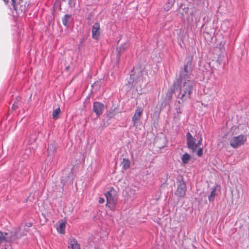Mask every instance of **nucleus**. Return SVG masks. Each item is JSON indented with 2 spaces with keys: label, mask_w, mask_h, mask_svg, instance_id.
<instances>
[{
  "label": "nucleus",
  "mask_w": 249,
  "mask_h": 249,
  "mask_svg": "<svg viewBox=\"0 0 249 249\" xmlns=\"http://www.w3.org/2000/svg\"><path fill=\"white\" fill-rule=\"evenodd\" d=\"M191 63L187 62L180 72L179 78L175 82H178L176 92L178 103L183 104L191 98L195 82L193 80Z\"/></svg>",
  "instance_id": "f257e3e1"
},
{
  "label": "nucleus",
  "mask_w": 249,
  "mask_h": 249,
  "mask_svg": "<svg viewBox=\"0 0 249 249\" xmlns=\"http://www.w3.org/2000/svg\"><path fill=\"white\" fill-rule=\"evenodd\" d=\"M186 141L187 147L191 150L192 152L194 153L196 151L198 146L202 143V138L201 137L196 142V138L190 132H187L186 134Z\"/></svg>",
  "instance_id": "f03ea898"
},
{
  "label": "nucleus",
  "mask_w": 249,
  "mask_h": 249,
  "mask_svg": "<svg viewBox=\"0 0 249 249\" xmlns=\"http://www.w3.org/2000/svg\"><path fill=\"white\" fill-rule=\"evenodd\" d=\"M28 231L27 229H24L23 231H21V227H18L14 229L12 231L5 232V235H7V238L8 239V242H13L15 240L20 238L26 234Z\"/></svg>",
  "instance_id": "7ed1b4c3"
},
{
  "label": "nucleus",
  "mask_w": 249,
  "mask_h": 249,
  "mask_svg": "<svg viewBox=\"0 0 249 249\" xmlns=\"http://www.w3.org/2000/svg\"><path fill=\"white\" fill-rule=\"evenodd\" d=\"M105 196L107 199V205L110 208H113L117 201L116 192L113 188L106 192Z\"/></svg>",
  "instance_id": "20e7f679"
},
{
  "label": "nucleus",
  "mask_w": 249,
  "mask_h": 249,
  "mask_svg": "<svg viewBox=\"0 0 249 249\" xmlns=\"http://www.w3.org/2000/svg\"><path fill=\"white\" fill-rule=\"evenodd\" d=\"M177 184L178 187L175 192L176 196L178 197H184L186 191V183L182 178L180 179L177 180Z\"/></svg>",
  "instance_id": "39448f33"
},
{
  "label": "nucleus",
  "mask_w": 249,
  "mask_h": 249,
  "mask_svg": "<svg viewBox=\"0 0 249 249\" xmlns=\"http://www.w3.org/2000/svg\"><path fill=\"white\" fill-rule=\"evenodd\" d=\"M246 140V137L244 135L233 137L230 140V145L232 147L236 148L243 145Z\"/></svg>",
  "instance_id": "423d86ee"
},
{
  "label": "nucleus",
  "mask_w": 249,
  "mask_h": 249,
  "mask_svg": "<svg viewBox=\"0 0 249 249\" xmlns=\"http://www.w3.org/2000/svg\"><path fill=\"white\" fill-rule=\"evenodd\" d=\"M104 108L105 106L103 104L99 102H94L93 105V110L97 117H99L102 114Z\"/></svg>",
  "instance_id": "0eeeda50"
},
{
  "label": "nucleus",
  "mask_w": 249,
  "mask_h": 249,
  "mask_svg": "<svg viewBox=\"0 0 249 249\" xmlns=\"http://www.w3.org/2000/svg\"><path fill=\"white\" fill-rule=\"evenodd\" d=\"M100 25L99 23L96 22L92 26V37L96 40H98L100 36Z\"/></svg>",
  "instance_id": "6e6552de"
},
{
  "label": "nucleus",
  "mask_w": 249,
  "mask_h": 249,
  "mask_svg": "<svg viewBox=\"0 0 249 249\" xmlns=\"http://www.w3.org/2000/svg\"><path fill=\"white\" fill-rule=\"evenodd\" d=\"M142 112L143 110L141 107H137V108L135 112V114L132 117V122L134 126L136 125V124L138 121H140L141 120Z\"/></svg>",
  "instance_id": "1a4fd4ad"
},
{
  "label": "nucleus",
  "mask_w": 249,
  "mask_h": 249,
  "mask_svg": "<svg viewBox=\"0 0 249 249\" xmlns=\"http://www.w3.org/2000/svg\"><path fill=\"white\" fill-rule=\"evenodd\" d=\"M177 85L178 82H174L172 85L171 86L167 94L166 97L168 98V99L170 101L171 100L172 98L173 94L176 91V89L177 88Z\"/></svg>",
  "instance_id": "9d476101"
},
{
  "label": "nucleus",
  "mask_w": 249,
  "mask_h": 249,
  "mask_svg": "<svg viewBox=\"0 0 249 249\" xmlns=\"http://www.w3.org/2000/svg\"><path fill=\"white\" fill-rule=\"evenodd\" d=\"M68 249H80V245L75 238H72L70 240Z\"/></svg>",
  "instance_id": "9b49d317"
},
{
  "label": "nucleus",
  "mask_w": 249,
  "mask_h": 249,
  "mask_svg": "<svg viewBox=\"0 0 249 249\" xmlns=\"http://www.w3.org/2000/svg\"><path fill=\"white\" fill-rule=\"evenodd\" d=\"M66 223V221L62 220L58 222V226L56 228L58 232L61 234H64L65 233Z\"/></svg>",
  "instance_id": "f8f14e48"
},
{
  "label": "nucleus",
  "mask_w": 249,
  "mask_h": 249,
  "mask_svg": "<svg viewBox=\"0 0 249 249\" xmlns=\"http://www.w3.org/2000/svg\"><path fill=\"white\" fill-rule=\"evenodd\" d=\"M71 170L68 173L67 177H65L64 175L62 177L61 182L65 185L67 182H71L72 180Z\"/></svg>",
  "instance_id": "ddd939ff"
},
{
  "label": "nucleus",
  "mask_w": 249,
  "mask_h": 249,
  "mask_svg": "<svg viewBox=\"0 0 249 249\" xmlns=\"http://www.w3.org/2000/svg\"><path fill=\"white\" fill-rule=\"evenodd\" d=\"M178 10L179 13L183 17L185 15L188 13L189 7L186 6L185 4H181Z\"/></svg>",
  "instance_id": "4468645a"
},
{
  "label": "nucleus",
  "mask_w": 249,
  "mask_h": 249,
  "mask_svg": "<svg viewBox=\"0 0 249 249\" xmlns=\"http://www.w3.org/2000/svg\"><path fill=\"white\" fill-rule=\"evenodd\" d=\"M71 15L66 14L65 15L64 17L62 18V23L63 24L67 27H68L70 25V19L71 18Z\"/></svg>",
  "instance_id": "2eb2a0df"
},
{
  "label": "nucleus",
  "mask_w": 249,
  "mask_h": 249,
  "mask_svg": "<svg viewBox=\"0 0 249 249\" xmlns=\"http://www.w3.org/2000/svg\"><path fill=\"white\" fill-rule=\"evenodd\" d=\"M191 156L187 153H185L182 156L181 159L182 163L183 164H186L188 163L189 161L191 159Z\"/></svg>",
  "instance_id": "dca6fc26"
},
{
  "label": "nucleus",
  "mask_w": 249,
  "mask_h": 249,
  "mask_svg": "<svg viewBox=\"0 0 249 249\" xmlns=\"http://www.w3.org/2000/svg\"><path fill=\"white\" fill-rule=\"evenodd\" d=\"M216 186L212 188V190L211 192L210 195L208 196L209 200L210 202H212L214 201V198L215 196L217 195V193H216Z\"/></svg>",
  "instance_id": "f3484780"
},
{
  "label": "nucleus",
  "mask_w": 249,
  "mask_h": 249,
  "mask_svg": "<svg viewBox=\"0 0 249 249\" xmlns=\"http://www.w3.org/2000/svg\"><path fill=\"white\" fill-rule=\"evenodd\" d=\"M122 164L123 169L126 170L130 167V162L129 160L124 159Z\"/></svg>",
  "instance_id": "a211bd4d"
},
{
  "label": "nucleus",
  "mask_w": 249,
  "mask_h": 249,
  "mask_svg": "<svg viewBox=\"0 0 249 249\" xmlns=\"http://www.w3.org/2000/svg\"><path fill=\"white\" fill-rule=\"evenodd\" d=\"M56 151V147L54 143L49 144L48 148V152L49 155L54 154Z\"/></svg>",
  "instance_id": "6ab92c4d"
},
{
  "label": "nucleus",
  "mask_w": 249,
  "mask_h": 249,
  "mask_svg": "<svg viewBox=\"0 0 249 249\" xmlns=\"http://www.w3.org/2000/svg\"><path fill=\"white\" fill-rule=\"evenodd\" d=\"M60 112L61 111L59 107L54 110L52 114L53 118L54 119H56L58 117V115L60 113Z\"/></svg>",
  "instance_id": "aec40b11"
},
{
  "label": "nucleus",
  "mask_w": 249,
  "mask_h": 249,
  "mask_svg": "<svg viewBox=\"0 0 249 249\" xmlns=\"http://www.w3.org/2000/svg\"><path fill=\"white\" fill-rule=\"evenodd\" d=\"M5 241L8 242V239L7 238V235H5V232L4 235L2 232L0 231V244L3 243Z\"/></svg>",
  "instance_id": "412c9836"
},
{
  "label": "nucleus",
  "mask_w": 249,
  "mask_h": 249,
  "mask_svg": "<svg viewBox=\"0 0 249 249\" xmlns=\"http://www.w3.org/2000/svg\"><path fill=\"white\" fill-rule=\"evenodd\" d=\"M114 111L115 109H111L110 111H109L107 114V117L109 118H112V117H113L115 115Z\"/></svg>",
  "instance_id": "4be33fe9"
},
{
  "label": "nucleus",
  "mask_w": 249,
  "mask_h": 249,
  "mask_svg": "<svg viewBox=\"0 0 249 249\" xmlns=\"http://www.w3.org/2000/svg\"><path fill=\"white\" fill-rule=\"evenodd\" d=\"M197 155L199 157H201L203 155V148H199L197 151Z\"/></svg>",
  "instance_id": "5701e85b"
},
{
  "label": "nucleus",
  "mask_w": 249,
  "mask_h": 249,
  "mask_svg": "<svg viewBox=\"0 0 249 249\" xmlns=\"http://www.w3.org/2000/svg\"><path fill=\"white\" fill-rule=\"evenodd\" d=\"M127 43H125V44H124V45H122L121 47H120V51H124L126 48H127Z\"/></svg>",
  "instance_id": "b1692460"
},
{
  "label": "nucleus",
  "mask_w": 249,
  "mask_h": 249,
  "mask_svg": "<svg viewBox=\"0 0 249 249\" xmlns=\"http://www.w3.org/2000/svg\"><path fill=\"white\" fill-rule=\"evenodd\" d=\"M69 5L71 7H73L75 5V2L73 0H69Z\"/></svg>",
  "instance_id": "393cba45"
},
{
  "label": "nucleus",
  "mask_w": 249,
  "mask_h": 249,
  "mask_svg": "<svg viewBox=\"0 0 249 249\" xmlns=\"http://www.w3.org/2000/svg\"><path fill=\"white\" fill-rule=\"evenodd\" d=\"M12 2V5L15 10H17V7L16 6V0H11Z\"/></svg>",
  "instance_id": "a878e982"
},
{
  "label": "nucleus",
  "mask_w": 249,
  "mask_h": 249,
  "mask_svg": "<svg viewBox=\"0 0 249 249\" xmlns=\"http://www.w3.org/2000/svg\"><path fill=\"white\" fill-rule=\"evenodd\" d=\"M172 4H166V5L164 7V9L166 11H168L169 10V9L171 7Z\"/></svg>",
  "instance_id": "bb28decb"
},
{
  "label": "nucleus",
  "mask_w": 249,
  "mask_h": 249,
  "mask_svg": "<svg viewBox=\"0 0 249 249\" xmlns=\"http://www.w3.org/2000/svg\"><path fill=\"white\" fill-rule=\"evenodd\" d=\"M105 202V199L104 198H102V197H100L99 198V202L100 203H103Z\"/></svg>",
  "instance_id": "cd10ccee"
},
{
  "label": "nucleus",
  "mask_w": 249,
  "mask_h": 249,
  "mask_svg": "<svg viewBox=\"0 0 249 249\" xmlns=\"http://www.w3.org/2000/svg\"><path fill=\"white\" fill-rule=\"evenodd\" d=\"M17 107H18V105L16 103H14L13 105V106H12V108L14 110H15L17 108Z\"/></svg>",
  "instance_id": "c85d7f7f"
},
{
  "label": "nucleus",
  "mask_w": 249,
  "mask_h": 249,
  "mask_svg": "<svg viewBox=\"0 0 249 249\" xmlns=\"http://www.w3.org/2000/svg\"><path fill=\"white\" fill-rule=\"evenodd\" d=\"M133 76V74L130 75V79L132 80V82H134V78Z\"/></svg>",
  "instance_id": "c756f323"
},
{
  "label": "nucleus",
  "mask_w": 249,
  "mask_h": 249,
  "mask_svg": "<svg viewBox=\"0 0 249 249\" xmlns=\"http://www.w3.org/2000/svg\"><path fill=\"white\" fill-rule=\"evenodd\" d=\"M26 226H27V227H31V226H32V224H31V223H28V224H27V225H26Z\"/></svg>",
  "instance_id": "7c9ffc66"
},
{
  "label": "nucleus",
  "mask_w": 249,
  "mask_h": 249,
  "mask_svg": "<svg viewBox=\"0 0 249 249\" xmlns=\"http://www.w3.org/2000/svg\"><path fill=\"white\" fill-rule=\"evenodd\" d=\"M5 4H7L8 3V0H3Z\"/></svg>",
  "instance_id": "2f4dec72"
},
{
  "label": "nucleus",
  "mask_w": 249,
  "mask_h": 249,
  "mask_svg": "<svg viewBox=\"0 0 249 249\" xmlns=\"http://www.w3.org/2000/svg\"><path fill=\"white\" fill-rule=\"evenodd\" d=\"M177 112L178 113H180V111H178V110H177Z\"/></svg>",
  "instance_id": "473e14b6"
},
{
  "label": "nucleus",
  "mask_w": 249,
  "mask_h": 249,
  "mask_svg": "<svg viewBox=\"0 0 249 249\" xmlns=\"http://www.w3.org/2000/svg\"><path fill=\"white\" fill-rule=\"evenodd\" d=\"M22 0H19V2H20L22 1Z\"/></svg>",
  "instance_id": "72a5a7b5"
},
{
  "label": "nucleus",
  "mask_w": 249,
  "mask_h": 249,
  "mask_svg": "<svg viewBox=\"0 0 249 249\" xmlns=\"http://www.w3.org/2000/svg\"><path fill=\"white\" fill-rule=\"evenodd\" d=\"M1 249H7L6 248H2Z\"/></svg>",
  "instance_id": "f704fd0d"
}]
</instances>
